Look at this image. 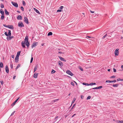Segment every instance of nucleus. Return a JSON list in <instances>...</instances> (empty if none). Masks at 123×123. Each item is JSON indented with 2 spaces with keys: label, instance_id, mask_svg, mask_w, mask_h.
Instances as JSON below:
<instances>
[{
  "label": "nucleus",
  "instance_id": "nucleus-14",
  "mask_svg": "<svg viewBox=\"0 0 123 123\" xmlns=\"http://www.w3.org/2000/svg\"><path fill=\"white\" fill-rule=\"evenodd\" d=\"M17 19L18 20H21L22 19V17L21 15H18L17 17Z\"/></svg>",
  "mask_w": 123,
  "mask_h": 123
},
{
  "label": "nucleus",
  "instance_id": "nucleus-15",
  "mask_svg": "<svg viewBox=\"0 0 123 123\" xmlns=\"http://www.w3.org/2000/svg\"><path fill=\"white\" fill-rule=\"evenodd\" d=\"M119 49H116V56L118 55L119 54Z\"/></svg>",
  "mask_w": 123,
  "mask_h": 123
},
{
  "label": "nucleus",
  "instance_id": "nucleus-4",
  "mask_svg": "<svg viewBox=\"0 0 123 123\" xmlns=\"http://www.w3.org/2000/svg\"><path fill=\"white\" fill-rule=\"evenodd\" d=\"M12 4L15 7H18V5L17 3L12 1Z\"/></svg>",
  "mask_w": 123,
  "mask_h": 123
},
{
  "label": "nucleus",
  "instance_id": "nucleus-7",
  "mask_svg": "<svg viewBox=\"0 0 123 123\" xmlns=\"http://www.w3.org/2000/svg\"><path fill=\"white\" fill-rule=\"evenodd\" d=\"M115 82V80H107L106 81V82L111 83H112L113 82Z\"/></svg>",
  "mask_w": 123,
  "mask_h": 123
},
{
  "label": "nucleus",
  "instance_id": "nucleus-53",
  "mask_svg": "<svg viewBox=\"0 0 123 123\" xmlns=\"http://www.w3.org/2000/svg\"><path fill=\"white\" fill-rule=\"evenodd\" d=\"M15 111H14L11 114V116H12V115H13L14 114V112H15Z\"/></svg>",
  "mask_w": 123,
  "mask_h": 123
},
{
  "label": "nucleus",
  "instance_id": "nucleus-46",
  "mask_svg": "<svg viewBox=\"0 0 123 123\" xmlns=\"http://www.w3.org/2000/svg\"><path fill=\"white\" fill-rule=\"evenodd\" d=\"M11 68L12 69L13 68V65L12 64H10Z\"/></svg>",
  "mask_w": 123,
  "mask_h": 123
},
{
  "label": "nucleus",
  "instance_id": "nucleus-8",
  "mask_svg": "<svg viewBox=\"0 0 123 123\" xmlns=\"http://www.w3.org/2000/svg\"><path fill=\"white\" fill-rule=\"evenodd\" d=\"M13 38V36H12L11 37H7V39L8 41H9L10 40H11Z\"/></svg>",
  "mask_w": 123,
  "mask_h": 123
},
{
  "label": "nucleus",
  "instance_id": "nucleus-22",
  "mask_svg": "<svg viewBox=\"0 0 123 123\" xmlns=\"http://www.w3.org/2000/svg\"><path fill=\"white\" fill-rule=\"evenodd\" d=\"M26 46L27 47H29L30 45V43L29 42H26Z\"/></svg>",
  "mask_w": 123,
  "mask_h": 123
},
{
  "label": "nucleus",
  "instance_id": "nucleus-58",
  "mask_svg": "<svg viewBox=\"0 0 123 123\" xmlns=\"http://www.w3.org/2000/svg\"><path fill=\"white\" fill-rule=\"evenodd\" d=\"M16 77V76H14L13 77V79H14Z\"/></svg>",
  "mask_w": 123,
  "mask_h": 123
},
{
  "label": "nucleus",
  "instance_id": "nucleus-28",
  "mask_svg": "<svg viewBox=\"0 0 123 123\" xmlns=\"http://www.w3.org/2000/svg\"><path fill=\"white\" fill-rule=\"evenodd\" d=\"M96 84L95 83H91L89 84V85H95Z\"/></svg>",
  "mask_w": 123,
  "mask_h": 123
},
{
  "label": "nucleus",
  "instance_id": "nucleus-56",
  "mask_svg": "<svg viewBox=\"0 0 123 123\" xmlns=\"http://www.w3.org/2000/svg\"><path fill=\"white\" fill-rule=\"evenodd\" d=\"M90 11L91 13H93L94 12V11H92L91 10H90Z\"/></svg>",
  "mask_w": 123,
  "mask_h": 123
},
{
  "label": "nucleus",
  "instance_id": "nucleus-17",
  "mask_svg": "<svg viewBox=\"0 0 123 123\" xmlns=\"http://www.w3.org/2000/svg\"><path fill=\"white\" fill-rule=\"evenodd\" d=\"M116 122L117 123H123V120H116Z\"/></svg>",
  "mask_w": 123,
  "mask_h": 123
},
{
  "label": "nucleus",
  "instance_id": "nucleus-64",
  "mask_svg": "<svg viewBox=\"0 0 123 123\" xmlns=\"http://www.w3.org/2000/svg\"><path fill=\"white\" fill-rule=\"evenodd\" d=\"M110 71V69H109L108 70V71Z\"/></svg>",
  "mask_w": 123,
  "mask_h": 123
},
{
  "label": "nucleus",
  "instance_id": "nucleus-41",
  "mask_svg": "<svg viewBox=\"0 0 123 123\" xmlns=\"http://www.w3.org/2000/svg\"><path fill=\"white\" fill-rule=\"evenodd\" d=\"M23 5L24 6H25V3L24 1H23Z\"/></svg>",
  "mask_w": 123,
  "mask_h": 123
},
{
  "label": "nucleus",
  "instance_id": "nucleus-13",
  "mask_svg": "<svg viewBox=\"0 0 123 123\" xmlns=\"http://www.w3.org/2000/svg\"><path fill=\"white\" fill-rule=\"evenodd\" d=\"M58 63L59 64L61 67L63 66V64L60 61H59Z\"/></svg>",
  "mask_w": 123,
  "mask_h": 123
},
{
  "label": "nucleus",
  "instance_id": "nucleus-50",
  "mask_svg": "<svg viewBox=\"0 0 123 123\" xmlns=\"http://www.w3.org/2000/svg\"><path fill=\"white\" fill-rule=\"evenodd\" d=\"M117 81L122 80V79H120V78L118 79L117 80Z\"/></svg>",
  "mask_w": 123,
  "mask_h": 123
},
{
  "label": "nucleus",
  "instance_id": "nucleus-60",
  "mask_svg": "<svg viewBox=\"0 0 123 123\" xmlns=\"http://www.w3.org/2000/svg\"><path fill=\"white\" fill-rule=\"evenodd\" d=\"M121 68L123 70V65H122L121 66Z\"/></svg>",
  "mask_w": 123,
  "mask_h": 123
},
{
  "label": "nucleus",
  "instance_id": "nucleus-52",
  "mask_svg": "<svg viewBox=\"0 0 123 123\" xmlns=\"http://www.w3.org/2000/svg\"><path fill=\"white\" fill-rule=\"evenodd\" d=\"M80 69L81 71H83V68H81V67H80Z\"/></svg>",
  "mask_w": 123,
  "mask_h": 123
},
{
  "label": "nucleus",
  "instance_id": "nucleus-5",
  "mask_svg": "<svg viewBox=\"0 0 123 123\" xmlns=\"http://www.w3.org/2000/svg\"><path fill=\"white\" fill-rule=\"evenodd\" d=\"M37 43H38L37 42L34 43L31 45V48H33V47H35L37 45Z\"/></svg>",
  "mask_w": 123,
  "mask_h": 123
},
{
  "label": "nucleus",
  "instance_id": "nucleus-38",
  "mask_svg": "<svg viewBox=\"0 0 123 123\" xmlns=\"http://www.w3.org/2000/svg\"><path fill=\"white\" fill-rule=\"evenodd\" d=\"M0 82L1 85H3V84L4 82L2 80H1L0 81Z\"/></svg>",
  "mask_w": 123,
  "mask_h": 123
},
{
  "label": "nucleus",
  "instance_id": "nucleus-29",
  "mask_svg": "<svg viewBox=\"0 0 123 123\" xmlns=\"http://www.w3.org/2000/svg\"><path fill=\"white\" fill-rule=\"evenodd\" d=\"M87 37H88L89 38L91 39H92L93 38V37H91L89 36H86V38H87Z\"/></svg>",
  "mask_w": 123,
  "mask_h": 123
},
{
  "label": "nucleus",
  "instance_id": "nucleus-43",
  "mask_svg": "<svg viewBox=\"0 0 123 123\" xmlns=\"http://www.w3.org/2000/svg\"><path fill=\"white\" fill-rule=\"evenodd\" d=\"M63 6H61L59 8L61 10L62 9H63Z\"/></svg>",
  "mask_w": 123,
  "mask_h": 123
},
{
  "label": "nucleus",
  "instance_id": "nucleus-2",
  "mask_svg": "<svg viewBox=\"0 0 123 123\" xmlns=\"http://www.w3.org/2000/svg\"><path fill=\"white\" fill-rule=\"evenodd\" d=\"M66 73L70 75L71 76L73 75L74 74L69 70H68L66 71Z\"/></svg>",
  "mask_w": 123,
  "mask_h": 123
},
{
  "label": "nucleus",
  "instance_id": "nucleus-1",
  "mask_svg": "<svg viewBox=\"0 0 123 123\" xmlns=\"http://www.w3.org/2000/svg\"><path fill=\"white\" fill-rule=\"evenodd\" d=\"M18 26L21 27H24V25L22 22H20L18 23Z\"/></svg>",
  "mask_w": 123,
  "mask_h": 123
},
{
  "label": "nucleus",
  "instance_id": "nucleus-57",
  "mask_svg": "<svg viewBox=\"0 0 123 123\" xmlns=\"http://www.w3.org/2000/svg\"><path fill=\"white\" fill-rule=\"evenodd\" d=\"M59 53H60V54H63V53L62 52H59Z\"/></svg>",
  "mask_w": 123,
  "mask_h": 123
},
{
  "label": "nucleus",
  "instance_id": "nucleus-27",
  "mask_svg": "<svg viewBox=\"0 0 123 123\" xmlns=\"http://www.w3.org/2000/svg\"><path fill=\"white\" fill-rule=\"evenodd\" d=\"M102 87V86H100L98 87H96V89H101Z\"/></svg>",
  "mask_w": 123,
  "mask_h": 123
},
{
  "label": "nucleus",
  "instance_id": "nucleus-21",
  "mask_svg": "<svg viewBox=\"0 0 123 123\" xmlns=\"http://www.w3.org/2000/svg\"><path fill=\"white\" fill-rule=\"evenodd\" d=\"M34 10L38 14L39 13V11L37 10L36 8H34Z\"/></svg>",
  "mask_w": 123,
  "mask_h": 123
},
{
  "label": "nucleus",
  "instance_id": "nucleus-26",
  "mask_svg": "<svg viewBox=\"0 0 123 123\" xmlns=\"http://www.w3.org/2000/svg\"><path fill=\"white\" fill-rule=\"evenodd\" d=\"M8 36H11V31L10 30H8Z\"/></svg>",
  "mask_w": 123,
  "mask_h": 123
},
{
  "label": "nucleus",
  "instance_id": "nucleus-51",
  "mask_svg": "<svg viewBox=\"0 0 123 123\" xmlns=\"http://www.w3.org/2000/svg\"><path fill=\"white\" fill-rule=\"evenodd\" d=\"M62 11L61 10L58 9L57 10V12H61Z\"/></svg>",
  "mask_w": 123,
  "mask_h": 123
},
{
  "label": "nucleus",
  "instance_id": "nucleus-31",
  "mask_svg": "<svg viewBox=\"0 0 123 123\" xmlns=\"http://www.w3.org/2000/svg\"><path fill=\"white\" fill-rule=\"evenodd\" d=\"M83 84L84 85H86V86H89V84H88L87 83H83Z\"/></svg>",
  "mask_w": 123,
  "mask_h": 123
},
{
  "label": "nucleus",
  "instance_id": "nucleus-37",
  "mask_svg": "<svg viewBox=\"0 0 123 123\" xmlns=\"http://www.w3.org/2000/svg\"><path fill=\"white\" fill-rule=\"evenodd\" d=\"M91 98V97L90 96H89L87 98H86L87 100H88V99H90Z\"/></svg>",
  "mask_w": 123,
  "mask_h": 123
},
{
  "label": "nucleus",
  "instance_id": "nucleus-33",
  "mask_svg": "<svg viewBox=\"0 0 123 123\" xmlns=\"http://www.w3.org/2000/svg\"><path fill=\"white\" fill-rule=\"evenodd\" d=\"M1 9L0 11V12L1 14L2 15V14H4V12L3 11V10H1Z\"/></svg>",
  "mask_w": 123,
  "mask_h": 123
},
{
  "label": "nucleus",
  "instance_id": "nucleus-55",
  "mask_svg": "<svg viewBox=\"0 0 123 123\" xmlns=\"http://www.w3.org/2000/svg\"><path fill=\"white\" fill-rule=\"evenodd\" d=\"M11 56H12V58H14V55H11Z\"/></svg>",
  "mask_w": 123,
  "mask_h": 123
},
{
  "label": "nucleus",
  "instance_id": "nucleus-62",
  "mask_svg": "<svg viewBox=\"0 0 123 123\" xmlns=\"http://www.w3.org/2000/svg\"><path fill=\"white\" fill-rule=\"evenodd\" d=\"M74 82H75V83L76 84V85H77V83L75 81H74Z\"/></svg>",
  "mask_w": 123,
  "mask_h": 123
},
{
  "label": "nucleus",
  "instance_id": "nucleus-59",
  "mask_svg": "<svg viewBox=\"0 0 123 123\" xmlns=\"http://www.w3.org/2000/svg\"><path fill=\"white\" fill-rule=\"evenodd\" d=\"M113 71L114 72H115V69L114 68H113Z\"/></svg>",
  "mask_w": 123,
  "mask_h": 123
},
{
  "label": "nucleus",
  "instance_id": "nucleus-25",
  "mask_svg": "<svg viewBox=\"0 0 123 123\" xmlns=\"http://www.w3.org/2000/svg\"><path fill=\"white\" fill-rule=\"evenodd\" d=\"M0 67L2 68L3 67V64L2 62H1L0 63Z\"/></svg>",
  "mask_w": 123,
  "mask_h": 123
},
{
  "label": "nucleus",
  "instance_id": "nucleus-10",
  "mask_svg": "<svg viewBox=\"0 0 123 123\" xmlns=\"http://www.w3.org/2000/svg\"><path fill=\"white\" fill-rule=\"evenodd\" d=\"M5 69H6V72L7 73H8L9 72V70L8 67L6 65V66Z\"/></svg>",
  "mask_w": 123,
  "mask_h": 123
},
{
  "label": "nucleus",
  "instance_id": "nucleus-6",
  "mask_svg": "<svg viewBox=\"0 0 123 123\" xmlns=\"http://www.w3.org/2000/svg\"><path fill=\"white\" fill-rule=\"evenodd\" d=\"M26 43L25 42L23 41L21 43V45L23 48H25V46Z\"/></svg>",
  "mask_w": 123,
  "mask_h": 123
},
{
  "label": "nucleus",
  "instance_id": "nucleus-63",
  "mask_svg": "<svg viewBox=\"0 0 123 123\" xmlns=\"http://www.w3.org/2000/svg\"><path fill=\"white\" fill-rule=\"evenodd\" d=\"M58 99H56L55 100V102L56 101H58Z\"/></svg>",
  "mask_w": 123,
  "mask_h": 123
},
{
  "label": "nucleus",
  "instance_id": "nucleus-32",
  "mask_svg": "<svg viewBox=\"0 0 123 123\" xmlns=\"http://www.w3.org/2000/svg\"><path fill=\"white\" fill-rule=\"evenodd\" d=\"M1 19H3L4 18V14H2L1 16Z\"/></svg>",
  "mask_w": 123,
  "mask_h": 123
},
{
  "label": "nucleus",
  "instance_id": "nucleus-23",
  "mask_svg": "<svg viewBox=\"0 0 123 123\" xmlns=\"http://www.w3.org/2000/svg\"><path fill=\"white\" fill-rule=\"evenodd\" d=\"M20 52H21L20 51H19L17 53V54L16 56H17L18 57H19V56L20 55Z\"/></svg>",
  "mask_w": 123,
  "mask_h": 123
},
{
  "label": "nucleus",
  "instance_id": "nucleus-49",
  "mask_svg": "<svg viewBox=\"0 0 123 123\" xmlns=\"http://www.w3.org/2000/svg\"><path fill=\"white\" fill-rule=\"evenodd\" d=\"M115 78V76H111L110 77L111 78Z\"/></svg>",
  "mask_w": 123,
  "mask_h": 123
},
{
  "label": "nucleus",
  "instance_id": "nucleus-24",
  "mask_svg": "<svg viewBox=\"0 0 123 123\" xmlns=\"http://www.w3.org/2000/svg\"><path fill=\"white\" fill-rule=\"evenodd\" d=\"M37 68V66L36 65L35 67L34 68V72H35V71L36 70Z\"/></svg>",
  "mask_w": 123,
  "mask_h": 123
},
{
  "label": "nucleus",
  "instance_id": "nucleus-39",
  "mask_svg": "<svg viewBox=\"0 0 123 123\" xmlns=\"http://www.w3.org/2000/svg\"><path fill=\"white\" fill-rule=\"evenodd\" d=\"M20 66V64H18V66L16 68V69H17Z\"/></svg>",
  "mask_w": 123,
  "mask_h": 123
},
{
  "label": "nucleus",
  "instance_id": "nucleus-19",
  "mask_svg": "<svg viewBox=\"0 0 123 123\" xmlns=\"http://www.w3.org/2000/svg\"><path fill=\"white\" fill-rule=\"evenodd\" d=\"M18 57L17 56H16L15 58V62H16L18 61Z\"/></svg>",
  "mask_w": 123,
  "mask_h": 123
},
{
  "label": "nucleus",
  "instance_id": "nucleus-54",
  "mask_svg": "<svg viewBox=\"0 0 123 123\" xmlns=\"http://www.w3.org/2000/svg\"><path fill=\"white\" fill-rule=\"evenodd\" d=\"M3 26L5 27H7V25H6L5 24H3Z\"/></svg>",
  "mask_w": 123,
  "mask_h": 123
},
{
  "label": "nucleus",
  "instance_id": "nucleus-18",
  "mask_svg": "<svg viewBox=\"0 0 123 123\" xmlns=\"http://www.w3.org/2000/svg\"><path fill=\"white\" fill-rule=\"evenodd\" d=\"M5 12L6 15H9V13L7 12L6 9L5 10Z\"/></svg>",
  "mask_w": 123,
  "mask_h": 123
},
{
  "label": "nucleus",
  "instance_id": "nucleus-36",
  "mask_svg": "<svg viewBox=\"0 0 123 123\" xmlns=\"http://www.w3.org/2000/svg\"><path fill=\"white\" fill-rule=\"evenodd\" d=\"M75 100H76V98H74L73 99V100L72 101V104L74 103V101H75Z\"/></svg>",
  "mask_w": 123,
  "mask_h": 123
},
{
  "label": "nucleus",
  "instance_id": "nucleus-47",
  "mask_svg": "<svg viewBox=\"0 0 123 123\" xmlns=\"http://www.w3.org/2000/svg\"><path fill=\"white\" fill-rule=\"evenodd\" d=\"M1 8H3L4 7V6L2 4H1Z\"/></svg>",
  "mask_w": 123,
  "mask_h": 123
},
{
  "label": "nucleus",
  "instance_id": "nucleus-45",
  "mask_svg": "<svg viewBox=\"0 0 123 123\" xmlns=\"http://www.w3.org/2000/svg\"><path fill=\"white\" fill-rule=\"evenodd\" d=\"M71 84L72 85H73V86H74V82H72L71 83Z\"/></svg>",
  "mask_w": 123,
  "mask_h": 123
},
{
  "label": "nucleus",
  "instance_id": "nucleus-11",
  "mask_svg": "<svg viewBox=\"0 0 123 123\" xmlns=\"http://www.w3.org/2000/svg\"><path fill=\"white\" fill-rule=\"evenodd\" d=\"M28 37L27 36H26L25 38V39L24 40V42H29L28 41Z\"/></svg>",
  "mask_w": 123,
  "mask_h": 123
},
{
  "label": "nucleus",
  "instance_id": "nucleus-34",
  "mask_svg": "<svg viewBox=\"0 0 123 123\" xmlns=\"http://www.w3.org/2000/svg\"><path fill=\"white\" fill-rule=\"evenodd\" d=\"M31 55L32 56V57H31V62H30V63H32V61H33V57H32V55Z\"/></svg>",
  "mask_w": 123,
  "mask_h": 123
},
{
  "label": "nucleus",
  "instance_id": "nucleus-42",
  "mask_svg": "<svg viewBox=\"0 0 123 123\" xmlns=\"http://www.w3.org/2000/svg\"><path fill=\"white\" fill-rule=\"evenodd\" d=\"M20 9L22 11H24V8L23 7H22V6L21 7Z\"/></svg>",
  "mask_w": 123,
  "mask_h": 123
},
{
  "label": "nucleus",
  "instance_id": "nucleus-12",
  "mask_svg": "<svg viewBox=\"0 0 123 123\" xmlns=\"http://www.w3.org/2000/svg\"><path fill=\"white\" fill-rule=\"evenodd\" d=\"M58 57L61 60L64 62L66 61V60L65 59L62 57L60 56H59Z\"/></svg>",
  "mask_w": 123,
  "mask_h": 123
},
{
  "label": "nucleus",
  "instance_id": "nucleus-3",
  "mask_svg": "<svg viewBox=\"0 0 123 123\" xmlns=\"http://www.w3.org/2000/svg\"><path fill=\"white\" fill-rule=\"evenodd\" d=\"M24 21L26 23V24H29L28 19L26 17H24Z\"/></svg>",
  "mask_w": 123,
  "mask_h": 123
},
{
  "label": "nucleus",
  "instance_id": "nucleus-9",
  "mask_svg": "<svg viewBox=\"0 0 123 123\" xmlns=\"http://www.w3.org/2000/svg\"><path fill=\"white\" fill-rule=\"evenodd\" d=\"M19 98H17V99H16L14 101V102L11 105L12 106H14L16 104V102L18 100V99Z\"/></svg>",
  "mask_w": 123,
  "mask_h": 123
},
{
  "label": "nucleus",
  "instance_id": "nucleus-30",
  "mask_svg": "<svg viewBox=\"0 0 123 123\" xmlns=\"http://www.w3.org/2000/svg\"><path fill=\"white\" fill-rule=\"evenodd\" d=\"M52 35V33L51 32H49L48 34V36L51 35Z\"/></svg>",
  "mask_w": 123,
  "mask_h": 123
},
{
  "label": "nucleus",
  "instance_id": "nucleus-40",
  "mask_svg": "<svg viewBox=\"0 0 123 123\" xmlns=\"http://www.w3.org/2000/svg\"><path fill=\"white\" fill-rule=\"evenodd\" d=\"M55 72V71L54 70H53L51 71V73L52 74H53Z\"/></svg>",
  "mask_w": 123,
  "mask_h": 123
},
{
  "label": "nucleus",
  "instance_id": "nucleus-48",
  "mask_svg": "<svg viewBox=\"0 0 123 123\" xmlns=\"http://www.w3.org/2000/svg\"><path fill=\"white\" fill-rule=\"evenodd\" d=\"M84 96L82 95H81L80 96L81 98L82 99H83V98H84Z\"/></svg>",
  "mask_w": 123,
  "mask_h": 123
},
{
  "label": "nucleus",
  "instance_id": "nucleus-44",
  "mask_svg": "<svg viewBox=\"0 0 123 123\" xmlns=\"http://www.w3.org/2000/svg\"><path fill=\"white\" fill-rule=\"evenodd\" d=\"M5 34L6 36H8V35L7 34V32H5Z\"/></svg>",
  "mask_w": 123,
  "mask_h": 123
},
{
  "label": "nucleus",
  "instance_id": "nucleus-16",
  "mask_svg": "<svg viewBox=\"0 0 123 123\" xmlns=\"http://www.w3.org/2000/svg\"><path fill=\"white\" fill-rule=\"evenodd\" d=\"M38 74V73H35L33 75V77L35 78H37Z\"/></svg>",
  "mask_w": 123,
  "mask_h": 123
},
{
  "label": "nucleus",
  "instance_id": "nucleus-61",
  "mask_svg": "<svg viewBox=\"0 0 123 123\" xmlns=\"http://www.w3.org/2000/svg\"><path fill=\"white\" fill-rule=\"evenodd\" d=\"M118 84H116V87L118 86Z\"/></svg>",
  "mask_w": 123,
  "mask_h": 123
},
{
  "label": "nucleus",
  "instance_id": "nucleus-35",
  "mask_svg": "<svg viewBox=\"0 0 123 123\" xmlns=\"http://www.w3.org/2000/svg\"><path fill=\"white\" fill-rule=\"evenodd\" d=\"M107 36V34H106L102 38V39H104Z\"/></svg>",
  "mask_w": 123,
  "mask_h": 123
},
{
  "label": "nucleus",
  "instance_id": "nucleus-20",
  "mask_svg": "<svg viewBox=\"0 0 123 123\" xmlns=\"http://www.w3.org/2000/svg\"><path fill=\"white\" fill-rule=\"evenodd\" d=\"M7 27L10 29H13V26L12 25H8L7 26Z\"/></svg>",
  "mask_w": 123,
  "mask_h": 123
}]
</instances>
